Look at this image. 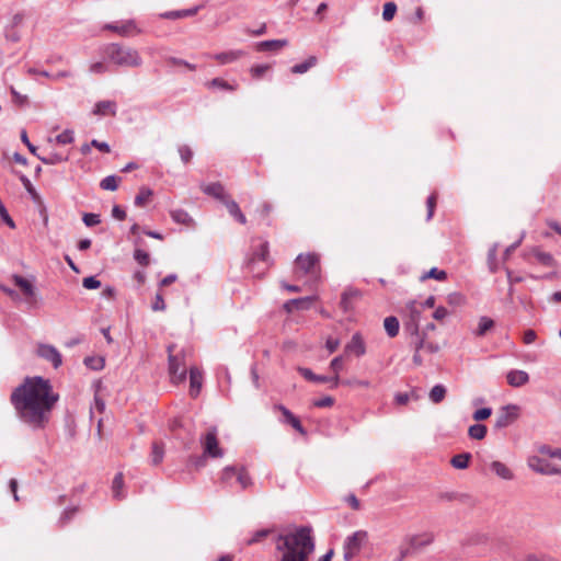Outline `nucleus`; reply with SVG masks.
Returning a JSON list of instances; mask_svg holds the SVG:
<instances>
[{"label": "nucleus", "instance_id": "obj_61", "mask_svg": "<svg viewBox=\"0 0 561 561\" xmlns=\"http://www.w3.org/2000/svg\"><path fill=\"white\" fill-rule=\"evenodd\" d=\"M331 370L334 371V374H337L343 369V357L336 356L334 357L330 363Z\"/></svg>", "mask_w": 561, "mask_h": 561}, {"label": "nucleus", "instance_id": "obj_63", "mask_svg": "<svg viewBox=\"0 0 561 561\" xmlns=\"http://www.w3.org/2000/svg\"><path fill=\"white\" fill-rule=\"evenodd\" d=\"M334 403V399L332 397H323L321 399H318L313 402V404L317 407V408H329V407H332Z\"/></svg>", "mask_w": 561, "mask_h": 561}, {"label": "nucleus", "instance_id": "obj_19", "mask_svg": "<svg viewBox=\"0 0 561 561\" xmlns=\"http://www.w3.org/2000/svg\"><path fill=\"white\" fill-rule=\"evenodd\" d=\"M243 56H245V51H243L241 49H234V50H229V51L210 55L209 57L214 58L221 65H226V64L237 61L238 59H240Z\"/></svg>", "mask_w": 561, "mask_h": 561}, {"label": "nucleus", "instance_id": "obj_6", "mask_svg": "<svg viewBox=\"0 0 561 561\" xmlns=\"http://www.w3.org/2000/svg\"><path fill=\"white\" fill-rule=\"evenodd\" d=\"M296 273L317 276L319 273V256L314 253L299 254L295 261Z\"/></svg>", "mask_w": 561, "mask_h": 561}, {"label": "nucleus", "instance_id": "obj_36", "mask_svg": "<svg viewBox=\"0 0 561 561\" xmlns=\"http://www.w3.org/2000/svg\"><path fill=\"white\" fill-rule=\"evenodd\" d=\"M471 459V454L462 453L454 456L450 460V463L456 469H466L469 466V461Z\"/></svg>", "mask_w": 561, "mask_h": 561}, {"label": "nucleus", "instance_id": "obj_50", "mask_svg": "<svg viewBox=\"0 0 561 561\" xmlns=\"http://www.w3.org/2000/svg\"><path fill=\"white\" fill-rule=\"evenodd\" d=\"M343 385L348 387H362V388H369L370 382L365 379H357V378H350L342 381Z\"/></svg>", "mask_w": 561, "mask_h": 561}, {"label": "nucleus", "instance_id": "obj_28", "mask_svg": "<svg viewBox=\"0 0 561 561\" xmlns=\"http://www.w3.org/2000/svg\"><path fill=\"white\" fill-rule=\"evenodd\" d=\"M14 284L23 291L27 297H32L35 294V288L31 282L20 275H13Z\"/></svg>", "mask_w": 561, "mask_h": 561}, {"label": "nucleus", "instance_id": "obj_41", "mask_svg": "<svg viewBox=\"0 0 561 561\" xmlns=\"http://www.w3.org/2000/svg\"><path fill=\"white\" fill-rule=\"evenodd\" d=\"M236 480L242 489H247L252 484L251 477L244 468L237 469Z\"/></svg>", "mask_w": 561, "mask_h": 561}, {"label": "nucleus", "instance_id": "obj_37", "mask_svg": "<svg viewBox=\"0 0 561 561\" xmlns=\"http://www.w3.org/2000/svg\"><path fill=\"white\" fill-rule=\"evenodd\" d=\"M486 426L483 424H473L468 430V435L472 439L481 440L486 435Z\"/></svg>", "mask_w": 561, "mask_h": 561}, {"label": "nucleus", "instance_id": "obj_24", "mask_svg": "<svg viewBox=\"0 0 561 561\" xmlns=\"http://www.w3.org/2000/svg\"><path fill=\"white\" fill-rule=\"evenodd\" d=\"M529 254H531L540 264L545 266L552 267L556 265V260L553 256L548 252L541 251L539 248H531Z\"/></svg>", "mask_w": 561, "mask_h": 561}, {"label": "nucleus", "instance_id": "obj_51", "mask_svg": "<svg viewBox=\"0 0 561 561\" xmlns=\"http://www.w3.org/2000/svg\"><path fill=\"white\" fill-rule=\"evenodd\" d=\"M84 364L94 369V370H99V369H102L103 366H104V359L103 358H96V357H87L84 359Z\"/></svg>", "mask_w": 561, "mask_h": 561}, {"label": "nucleus", "instance_id": "obj_33", "mask_svg": "<svg viewBox=\"0 0 561 561\" xmlns=\"http://www.w3.org/2000/svg\"><path fill=\"white\" fill-rule=\"evenodd\" d=\"M298 373L307 380L312 382H328L330 378L328 376L316 375L311 369L306 367H298Z\"/></svg>", "mask_w": 561, "mask_h": 561}, {"label": "nucleus", "instance_id": "obj_56", "mask_svg": "<svg viewBox=\"0 0 561 561\" xmlns=\"http://www.w3.org/2000/svg\"><path fill=\"white\" fill-rule=\"evenodd\" d=\"M82 285L87 289H98L101 286V282L95 276H89L83 278Z\"/></svg>", "mask_w": 561, "mask_h": 561}, {"label": "nucleus", "instance_id": "obj_48", "mask_svg": "<svg viewBox=\"0 0 561 561\" xmlns=\"http://www.w3.org/2000/svg\"><path fill=\"white\" fill-rule=\"evenodd\" d=\"M208 84L209 87L219 88L227 91L236 90V87L231 85L229 82L222 80L221 78H214Z\"/></svg>", "mask_w": 561, "mask_h": 561}, {"label": "nucleus", "instance_id": "obj_10", "mask_svg": "<svg viewBox=\"0 0 561 561\" xmlns=\"http://www.w3.org/2000/svg\"><path fill=\"white\" fill-rule=\"evenodd\" d=\"M528 466L533 471L540 473V474H546V476L561 474V468H559L539 457L529 458Z\"/></svg>", "mask_w": 561, "mask_h": 561}, {"label": "nucleus", "instance_id": "obj_16", "mask_svg": "<svg viewBox=\"0 0 561 561\" xmlns=\"http://www.w3.org/2000/svg\"><path fill=\"white\" fill-rule=\"evenodd\" d=\"M201 187L205 194L220 201L221 203H224L228 198L225 187L219 182L202 184Z\"/></svg>", "mask_w": 561, "mask_h": 561}, {"label": "nucleus", "instance_id": "obj_35", "mask_svg": "<svg viewBox=\"0 0 561 561\" xmlns=\"http://www.w3.org/2000/svg\"><path fill=\"white\" fill-rule=\"evenodd\" d=\"M446 387L443 386V385H435L431 391H430V394H428V398L430 400L437 404V403H440L444 399H445V396H446Z\"/></svg>", "mask_w": 561, "mask_h": 561}, {"label": "nucleus", "instance_id": "obj_34", "mask_svg": "<svg viewBox=\"0 0 561 561\" xmlns=\"http://www.w3.org/2000/svg\"><path fill=\"white\" fill-rule=\"evenodd\" d=\"M494 327V321L489 317H481L479 319L478 328L473 331L476 336H483L489 330Z\"/></svg>", "mask_w": 561, "mask_h": 561}, {"label": "nucleus", "instance_id": "obj_57", "mask_svg": "<svg viewBox=\"0 0 561 561\" xmlns=\"http://www.w3.org/2000/svg\"><path fill=\"white\" fill-rule=\"evenodd\" d=\"M83 222L85 224V226L88 227H93V226H96L100 224V216L96 215V214H84L83 216Z\"/></svg>", "mask_w": 561, "mask_h": 561}, {"label": "nucleus", "instance_id": "obj_25", "mask_svg": "<svg viewBox=\"0 0 561 561\" xmlns=\"http://www.w3.org/2000/svg\"><path fill=\"white\" fill-rule=\"evenodd\" d=\"M288 45L287 39H270L257 43L256 49L260 51H276Z\"/></svg>", "mask_w": 561, "mask_h": 561}, {"label": "nucleus", "instance_id": "obj_21", "mask_svg": "<svg viewBox=\"0 0 561 561\" xmlns=\"http://www.w3.org/2000/svg\"><path fill=\"white\" fill-rule=\"evenodd\" d=\"M507 383L512 387H522L529 381V375L525 370L513 369L506 375Z\"/></svg>", "mask_w": 561, "mask_h": 561}, {"label": "nucleus", "instance_id": "obj_22", "mask_svg": "<svg viewBox=\"0 0 561 561\" xmlns=\"http://www.w3.org/2000/svg\"><path fill=\"white\" fill-rule=\"evenodd\" d=\"M201 9H202V5H196L191 9L167 11V12L161 13L159 16L161 19H168V20L184 19V18L195 15Z\"/></svg>", "mask_w": 561, "mask_h": 561}, {"label": "nucleus", "instance_id": "obj_62", "mask_svg": "<svg viewBox=\"0 0 561 561\" xmlns=\"http://www.w3.org/2000/svg\"><path fill=\"white\" fill-rule=\"evenodd\" d=\"M425 277L435 278L437 280H443L446 278V272L438 270L436 267H433L430 270V272L425 275Z\"/></svg>", "mask_w": 561, "mask_h": 561}, {"label": "nucleus", "instance_id": "obj_31", "mask_svg": "<svg viewBox=\"0 0 561 561\" xmlns=\"http://www.w3.org/2000/svg\"><path fill=\"white\" fill-rule=\"evenodd\" d=\"M317 61L318 60L314 56H310L305 61L293 66L290 70L295 75H302V73L307 72L309 69H311L312 67H314L317 65Z\"/></svg>", "mask_w": 561, "mask_h": 561}, {"label": "nucleus", "instance_id": "obj_52", "mask_svg": "<svg viewBox=\"0 0 561 561\" xmlns=\"http://www.w3.org/2000/svg\"><path fill=\"white\" fill-rule=\"evenodd\" d=\"M0 217L11 229L15 228V224H14L13 219L10 217L5 206L3 205V203L1 201H0Z\"/></svg>", "mask_w": 561, "mask_h": 561}, {"label": "nucleus", "instance_id": "obj_30", "mask_svg": "<svg viewBox=\"0 0 561 561\" xmlns=\"http://www.w3.org/2000/svg\"><path fill=\"white\" fill-rule=\"evenodd\" d=\"M124 488V477L122 472H118L115 474L112 483V493L113 497L116 500H122L125 497V494L123 492Z\"/></svg>", "mask_w": 561, "mask_h": 561}, {"label": "nucleus", "instance_id": "obj_2", "mask_svg": "<svg viewBox=\"0 0 561 561\" xmlns=\"http://www.w3.org/2000/svg\"><path fill=\"white\" fill-rule=\"evenodd\" d=\"M312 529L309 526L296 527L294 531L277 537V550H284L280 561H307L314 550Z\"/></svg>", "mask_w": 561, "mask_h": 561}, {"label": "nucleus", "instance_id": "obj_53", "mask_svg": "<svg viewBox=\"0 0 561 561\" xmlns=\"http://www.w3.org/2000/svg\"><path fill=\"white\" fill-rule=\"evenodd\" d=\"M436 194H431L426 199V207H427V216L426 220H431L434 215V209L436 206Z\"/></svg>", "mask_w": 561, "mask_h": 561}, {"label": "nucleus", "instance_id": "obj_40", "mask_svg": "<svg viewBox=\"0 0 561 561\" xmlns=\"http://www.w3.org/2000/svg\"><path fill=\"white\" fill-rule=\"evenodd\" d=\"M38 158L47 163V164H56L67 160V154L57 153V152H48L45 156H38Z\"/></svg>", "mask_w": 561, "mask_h": 561}, {"label": "nucleus", "instance_id": "obj_4", "mask_svg": "<svg viewBox=\"0 0 561 561\" xmlns=\"http://www.w3.org/2000/svg\"><path fill=\"white\" fill-rule=\"evenodd\" d=\"M201 446L203 448L204 456L210 458H221L224 450L219 446L218 431L216 426H211L199 438Z\"/></svg>", "mask_w": 561, "mask_h": 561}, {"label": "nucleus", "instance_id": "obj_42", "mask_svg": "<svg viewBox=\"0 0 561 561\" xmlns=\"http://www.w3.org/2000/svg\"><path fill=\"white\" fill-rule=\"evenodd\" d=\"M268 257V243L267 242H261L259 245V249L255 251L253 257L251 261H267Z\"/></svg>", "mask_w": 561, "mask_h": 561}, {"label": "nucleus", "instance_id": "obj_64", "mask_svg": "<svg viewBox=\"0 0 561 561\" xmlns=\"http://www.w3.org/2000/svg\"><path fill=\"white\" fill-rule=\"evenodd\" d=\"M268 70V66L267 65H256V66H253L251 68V75L254 77V78H260L262 77L266 71Z\"/></svg>", "mask_w": 561, "mask_h": 561}, {"label": "nucleus", "instance_id": "obj_45", "mask_svg": "<svg viewBox=\"0 0 561 561\" xmlns=\"http://www.w3.org/2000/svg\"><path fill=\"white\" fill-rule=\"evenodd\" d=\"M397 12V4L394 2H387L383 5L382 19L391 21Z\"/></svg>", "mask_w": 561, "mask_h": 561}, {"label": "nucleus", "instance_id": "obj_38", "mask_svg": "<svg viewBox=\"0 0 561 561\" xmlns=\"http://www.w3.org/2000/svg\"><path fill=\"white\" fill-rule=\"evenodd\" d=\"M152 194L153 193L149 187H141L135 197V205L138 207L145 206L149 202Z\"/></svg>", "mask_w": 561, "mask_h": 561}, {"label": "nucleus", "instance_id": "obj_14", "mask_svg": "<svg viewBox=\"0 0 561 561\" xmlns=\"http://www.w3.org/2000/svg\"><path fill=\"white\" fill-rule=\"evenodd\" d=\"M314 300V296L290 299L284 304V309L287 312H293L294 310H308Z\"/></svg>", "mask_w": 561, "mask_h": 561}, {"label": "nucleus", "instance_id": "obj_1", "mask_svg": "<svg viewBox=\"0 0 561 561\" xmlns=\"http://www.w3.org/2000/svg\"><path fill=\"white\" fill-rule=\"evenodd\" d=\"M58 399L49 381L42 377L26 378L10 397L18 417L32 428L45 426Z\"/></svg>", "mask_w": 561, "mask_h": 561}, {"label": "nucleus", "instance_id": "obj_26", "mask_svg": "<svg viewBox=\"0 0 561 561\" xmlns=\"http://www.w3.org/2000/svg\"><path fill=\"white\" fill-rule=\"evenodd\" d=\"M491 470L503 480H512L514 478L513 471L501 461H493L490 465Z\"/></svg>", "mask_w": 561, "mask_h": 561}, {"label": "nucleus", "instance_id": "obj_43", "mask_svg": "<svg viewBox=\"0 0 561 561\" xmlns=\"http://www.w3.org/2000/svg\"><path fill=\"white\" fill-rule=\"evenodd\" d=\"M121 182V178H103L100 187L106 191H115Z\"/></svg>", "mask_w": 561, "mask_h": 561}, {"label": "nucleus", "instance_id": "obj_7", "mask_svg": "<svg viewBox=\"0 0 561 561\" xmlns=\"http://www.w3.org/2000/svg\"><path fill=\"white\" fill-rule=\"evenodd\" d=\"M422 311V306L416 301L407 305L408 320L404 322V331L410 335H417Z\"/></svg>", "mask_w": 561, "mask_h": 561}, {"label": "nucleus", "instance_id": "obj_49", "mask_svg": "<svg viewBox=\"0 0 561 561\" xmlns=\"http://www.w3.org/2000/svg\"><path fill=\"white\" fill-rule=\"evenodd\" d=\"M167 62L171 66H184L191 71H194L196 69L195 65L190 64L188 61L181 59V58H176V57H168Z\"/></svg>", "mask_w": 561, "mask_h": 561}, {"label": "nucleus", "instance_id": "obj_39", "mask_svg": "<svg viewBox=\"0 0 561 561\" xmlns=\"http://www.w3.org/2000/svg\"><path fill=\"white\" fill-rule=\"evenodd\" d=\"M20 179L22 181V184H23L24 188L27 191V193L30 194V196L33 199V202L35 204H37V205H42L41 196L36 192L35 187L31 183L30 179L28 178H20Z\"/></svg>", "mask_w": 561, "mask_h": 561}, {"label": "nucleus", "instance_id": "obj_44", "mask_svg": "<svg viewBox=\"0 0 561 561\" xmlns=\"http://www.w3.org/2000/svg\"><path fill=\"white\" fill-rule=\"evenodd\" d=\"M134 259L136 260V262L138 264H140L141 266H148L149 263H150V256L149 254L141 250V249H136L135 252H134Z\"/></svg>", "mask_w": 561, "mask_h": 561}, {"label": "nucleus", "instance_id": "obj_15", "mask_svg": "<svg viewBox=\"0 0 561 561\" xmlns=\"http://www.w3.org/2000/svg\"><path fill=\"white\" fill-rule=\"evenodd\" d=\"M345 353L360 357L366 353L365 342L359 333L353 334L351 341L345 345Z\"/></svg>", "mask_w": 561, "mask_h": 561}, {"label": "nucleus", "instance_id": "obj_20", "mask_svg": "<svg viewBox=\"0 0 561 561\" xmlns=\"http://www.w3.org/2000/svg\"><path fill=\"white\" fill-rule=\"evenodd\" d=\"M116 111H117L116 102L105 100V101H100L94 105L93 114L99 115V116H106V115L115 116Z\"/></svg>", "mask_w": 561, "mask_h": 561}, {"label": "nucleus", "instance_id": "obj_5", "mask_svg": "<svg viewBox=\"0 0 561 561\" xmlns=\"http://www.w3.org/2000/svg\"><path fill=\"white\" fill-rule=\"evenodd\" d=\"M367 533L365 530H357L351 536L346 537L343 543V558L345 561H352L362 550L367 541Z\"/></svg>", "mask_w": 561, "mask_h": 561}, {"label": "nucleus", "instance_id": "obj_60", "mask_svg": "<svg viewBox=\"0 0 561 561\" xmlns=\"http://www.w3.org/2000/svg\"><path fill=\"white\" fill-rule=\"evenodd\" d=\"M151 308L153 311H163L165 309V302L161 294L156 295Z\"/></svg>", "mask_w": 561, "mask_h": 561}, {"label": "nucleus", "instance_id": "obj_11", "mask_svg": "<svg viewBox=\"0 0 561 561\" xmlns=\"http://www.w3.org/2000/svg\"><path fill=\"white\" fill-rule=\"evenodd\" d=\"M169 353L172 347H168ZM169 373L174 383L182 382L186 378V368L182 366L181 359L178 355L169 354Z\"/></svg>", "mask_w": 561, "mask_h": 561}, {"label": "nucleus", "instance_id": "obj_12", "mask_svg": "<svg viewBox=\"0 0 561 561\" xmlns=\"http://www.w3.org/2000/svg\"><path fill=\"white\" fill-rule=\"evenodd\" d=\"M36 354L41 358L50 362L54 368H58L62 364L61 354L50 344H38Z\"/></svg>", "mask_w": 561, "mask_h": 561}, {"label": "nucleus", "instance_id": "obj_13", "mask_svg": "<svg viewBox=\"0 0 561 561\" xmlns=\"http://www.w3.org/2000/svg\"><path fill=\"white\" fill-rule=\"evenodd\" d=\"M518 417V407L516 405H506L502 408L501 413L499 414L495 421V427L503 428L511 425Z\"/></svg>", "mask_w": 561, "mask_h": 561}, {"label": "nucleus", "instance_id": "obj_32", "mask_svg": "<svg viewBox=\"0 0 561 561\" xmlns=\"http://www.w3.org/2000/svg\"><path fill=\"white\" fill-rule=\"evenodd\" d=\"M383 328L390 337H394L399 333V320L393 316L387 317L383 320Z\"/></svg>", "mask_w": 561, "mask_h": 561}, {"label": "nucleus", "instance_id": "obj_54", "mask_svg": "<svg viewBox=\"0 0 561 561\" xmlns=\"http://www.w3.org/2000/svg\"><path fill=\"white\" fill-rule=\"evenodd\" d=\"M179 154H180L181 160L184 163H187V162H190V160L193 157V151L188 146L182 145L179 147Z\"/></svg>", "mask_w": 561, "mask_h": 561}, {"label": "nucleus", "instance_id": "obj_9", "mask_svg": "<svg viewBox=\"0 0 561 561\" xmlns=\"http://www.w3.org/2000/svg\"><path fill=\"white\" fill-rule=\"evenodd\" d=\"M103 28L115 32L124 37L141 33V30L137 26L135 20L131 19L122 21L121 23H107L103 26Z\"/></svg>", "mask_w": 561, "mask_h": 561}, {"label": "nucleus", "instance_id": "obj_47", "mask_svg": "<svg viewBox=\"0 0 561 561\" xmlns=\"http://www.w3.org/2000/svg\"><path fill=\"white\" fill-rule=\"evenodd\" d=\"M271 531L268 529H260L253 534V536L247 540L245 545L251 546L262 541L265 537L268 536Z\"/></svg>", "mask_w": 561, "mask_h": 561}, {"label": "nucleus", "instance_id": "obj_23", "mask_svg": "<svg viewBox=\"0 0 561 561\" xmlns=\"http://www.w3.org/2000/svg\"><path fill=\"white\" fill-rule=\"evenodd\" d=\"M172 220L176 224L184 225L186 227H194L195 221L184 209H172L170 210Z\"/></svg>", "mask_w": 561, "mask_h": 561}, {"label": "nucleus", "instance_id": "obj_8", "mask_svg": "<svg viewBox=\"0 0 561 561\" xmlns=\"http://www.w3.org/2000/svg\"><path fill=\"white\" fill-rule=\"evenodd\" d=\"M431 535H412L404 539V542L400 546V558L401 561L411 550L428 545L432 541Z\"/></svg>", "mask_w": 561, "mask_h": 561}, {"label": "nucleus", "instance_id": "obj_59", "mask_svg": "<svg viewBox=\"0 0 561 561\" xmlns=\"http://www.w3.org/2000/svg\"><path fill=\"white\" fill-rule=\"evenodd\" d=\"M412 344L414 345V351L419 353L421 350H424L425 340L420 335V330H417V335H411Z\"/></svg>", "mask_w": 561, "mask_h": 561}, {"label": "nucleus", "instance_id": "obj_3", "mask_svg": "<svg viewBox=\"0 0 561 561\" xmlns=\"http://www.w3.org/2000/svg\"><path fill=\"white\" fill-rule=\"evenodd\" d=\"M101 50L115 66L137 68L142 65V58L135 48L111 43L104 45Z\"/></svg>", "mask_w": 561, "mask_h": 561}, {"label": "nucleus", "instance_id": "obj_18", "mask_svg": "<svg viewBox=\"0 0 561 561\" xmlns=\"http://www.w3.org/2000/svg\"><path fill=\"white\" fill-rule=\"evenodd\" d=\"M275 410H278L282 412L284 416V422L293 426L297 432L305 435L306 431L304 426L301 425L298 417H296L286 407L282 404H277L274 407Z\"/></svg>", "mask_w": 561, "mask_h": 561}, {"label": "nucleus", "instance_id": "obj_46", "mask_svg": "<svg viewBox=\"0 0 561 561\" xmlns=\"http://www.w3.org/2000/svg\"><path fill=\"white\" fill-rule=\"evenodd\" d=\"M73 139H75L73 131L70 129L64 130L61 134L57 135L55 138L56 142L60 144V145L71 144L73 141Z\"/></svg>", "mask_w": 561, "mask_h": 561}, {"label": "nucleus", "instance_id": "obj_29", "mask_svg": "<svg viewBox=\"0 0 561 561\" xmlns=\"http://www.w3.org/2000/svg\"><path fill=\"white\" fill-rule=\"evenodd\" d=\"M164 457V446L160 442H153L151 446L150 461L153 466L162 462Z\"/></svg>", "mask_w": 561, "mask_h": 561}, {"label": "nucleus", "instance_id": "obj_17", "mask_svg": "<svg viewBox=\"0 0 561 561\" xmlns=\"http://www.w3.org/2000/svg\"><path fill=\"white\" fill-rule=\"evenodd\" d=\"M203 375L197 367L190 368V394L196 398L202 389Z\"/></svg>", "mask_w": 561, "mask_h": 561}, {"label": "nucleus", "instance_id": "obj_27", "mask_svg": "<svg viewBox=\"0 0 561 561\" xmlns=\"http://www.w3.org/2000/svg\"><path fill=\"white\" fill-rule=\"evenodd\" d=\"M224 204L226 205L228 213L241 225H244L247 222V218L241 211L239 205L232 201L227 198Z\"/></svg>", "mask_w": 561, "mask_h": 561}, {"label": "nucleus", "instance_id": "obj_55", "mask_svg": "<svg viewBox=\"0 0 561 561\" xmlns=\"http://www.w3.org/2000/svg\"><path fill=\"white\" fill-rule=\"evenodd\" d=\"M492 414V409L491 408H482V409H479L477 411H474L472 417L474 421H483V420H486L488 417H490Z\"/></svg>", "mask_w": 561, "mask_h": 561}, {"label": "nucleus", "instance_id": "obj_58", "mask_svg": "<svg viewBox=\"0 0 561 561\" xmlns=\"http://www.w3.org/2000/svg\"><path fill=\"white\" fill-rule=\"evenodd\" d=\"M237 468L232 466H228L222 470L221 479L222 481L230 483L232 478H236Z\"/></svg>", "mask_w": 561, "mask_h": 561}]
</instances>
